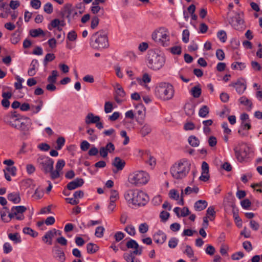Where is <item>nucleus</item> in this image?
<instances>
[{"label": "nucleus", "instance_id": "obj_52", "mask_svg": "<svg viewBox=\"0 0 262 262\" xmlns=\"http://www.w3.org/2000/svg\"><path fill=\"white\" fill-rule=\"evenodd\" d=\"M127 119H131V110H129L127 111L125 113V119H124L123 121V123L124 125L127 127L129 128L130 127V123L127 121Z\"/></svg>", "mask_w": 262, "mask_h": 262}, {"label": "nucleus", "instance_id": "obj_55", "mask_svg": "<svg viewBox=\"0 0 262 262\" xmlns=\"http://www.w3.org/2000/svg\"><path fill=\"white\" fill-rule=\"evenodd\" d=\"M50 241H49L48 244L51 245L52 244V238L56 235V230L55 229H53L52 230H49L46 232Z\"/></svg>", "mask_w": 262, "mask_h": 262}, {"label": "nucleus", "instance_id": "obj_59", "mask_svg": "<svg viewBox=\"0 0 262 262\" xmlns=\"http://www.w3.org/2000/svg\"><path fill=\"white\" fill-rule=\"evenodd\" d=\"M77 34L75 31H71L68 33L67 38L69 40L73 41L77 38Z\"/></svg>", "mask_w": 262, "mask_h": 262}, {"label": "nucleus", "instance_id": "obj_30", "mask_svg": "<svg viewBox=\"0 0 262 262\" xmlns=\"http://www.w3.org/2000/svg\"><path fill=\"white\" fill-rule=\"evenodd\" d=\"M87 252L89 254H94L99 250V247L97 245L90 243L86 245Z\"/></svg>", "mask_w": 262, "mask_h": 262}, {"label": "nucleus", "instance_id": "obj_10", "mask_svg": "<svg viewBox=\"0 0 262 262\" xmlns=\"http://www.w3.org/2000/svg\"><path fill=\"white\" fill-rule=\"evenodd\" d=\"M149 174L143 170H138L134 172L132 177L133 183L138 186L146 184L149 181Z\"/></svg>", "mask_w": 262, "mask_h": 262}, {"label": "nucleus", "instance_id": "obj_37", "mask_svg": "<svg viewBox=\"0 0 262 262\" xmlns=\"http://www.w3.org/2000/svg\"><path fill=\"white\" fill-rule=\"evenodd\" d=\"M199 189L197 186H194L192 188L188 186L185 189L184 191H183V192L184 194L185 195H189L192 193H194L196 194L199 192Z\"/></svg>", "mask_w": 262, "mask_h": 262}, {"label": "nucleus", "instance_id": "obj_31", "mask_svg": "<svg viewBox=\"0 0 262 262\" xmlns=\"http://www.w3.org/2000/svg\"><path fill=\"white\" fill-rule=\"evenodd\" d=\"M29 34L33 37H37L40 35L43 36L45 35V32L41 28L30 30Z\"/></svg>", "mask_w": 262, "mask_h": 262}, {"label": "nucleus", "instance_id": "obj_34", "mask_svg": "<svg viewBox=\"0 0 262 262\" xmlns=\"http://www.w3.org/2000/svg\"><path fill=\"white\" fill-rule=\"evenodd\" d=\"M209 113V107L207 105H203L200 108L199 111V115L201 117L205 118L208 116Z\"/></svg>", "mask_w": 262, "mask_h": 262}, {"label": "nucleus", "instance_id": "obj_9", "mask_svg": "<svg viewBox=\"0 0 262 262\" xmlns=\"http://www.w3.org/2000/svg\"><path fill=\"white\" fill-rule=\"evenodd\" d=\"M149 198L143 191L136 189L132 193V204L136 206H144L148 202Z\"/></svg>", "mask_w": 262, "mask_h": 262}, {"label": "nucleus", "instance_id": "obj_58", "mask_svg": "<svg viewBox=\"0 0 262 262\" xmlns=\"http://www.w3.org/2000/svg\"><path fill=\"white\" fill-rule=\"evenodd\" d=\"M169 197L175 200H178L179 198V194L178 191L175 189H171L169 193Z\"/></svg>", "mask_w": 262, "mask_h": 262}, {"label": "nucleus", "instance_id": "obj_57", "mask_svg": "<svg viewBox=\"0 0 262 262\" xmlns=\"http://www.w3.org/2000/svg\"><path fill=\"white\" fill-rule=\"evenodd\" d=\"M179 240L176 237H172L168 242V246L170 248H174L178 244Z\"/></svg>", "mask_w": 262, "mask_h": 262}, {"label": "nucleus", "instance_id": "obj_35", "mask_svg": "<svg viewBox=\"0 0 262 262\" xmlns=\"http://www.w3.org/2000/svg\"><path fill=\"white\" fill-rule=\"evenodd\" d=\"M20 33L19 30H17L12 34L10 39L12 43L15 45L19 41L20 39Z\"/></svg>", "mask_w": 262, "mask_h": 262}, {"label": "nucleus", "instance_id": "obj_39", "mask_svg": "<svg viewBox=\"0 0 262 262\" xmlns=\"http://www.w3.org/2000/svg\"><path fill=\"white\" fill-rule=\"evenodd\" d=\"M23 231L24 234L30 235L33 237H36L38 235V232L29 227L24 228Z\"/></svg>", "mask_w": 262, "mask_h": 262}, {"label": "nucleus", "instance_id": "obj_53", "mask_svg": "<svg viewBox=\"0 0 262 262\" xmlns=\"http://www.w3.org/2000/svg\"><path fill=\"white\" fill-rule=\"evenodd\" d=\"M104 228L102 226L97 227L95 230V235L97 237H102L103 236Z\"/></svg>", "mask_w": 262, "mask_h": 262}, {"label": "nucleus", "instance_id": "obj_56", "mask_svg": "<svg viewBox=\"0 0 262 262\" xmlns=\"http://www.w3.org/2000/svg\"><path fill=\"white\" fill-rule=\"evenodd\" d=\"M91 147V144L86 140L81 142L80 144V148L82 151H86Z\"/></svg>", "mask_w": 262, "mask_h": 262}, {"label": "nucleus", "instance_id": "obj_54", "mask_svg": "<svg viewBox=\"0 0 262 262\" xmlns=\"http://www.w3.org/2000/svg\"><path fill=\"white\" fill-rule=\"evenodd\" d=\"M55 58V56L53 53H48L45 56L43 60V63L46 65L48 62L52 61Z\"/></svg>", "mask_w": 262, "mask_h": 262}, {"label": "nucleus", "instance_id": "obj_13", "mask_svg": "<svg viewBox=\"0 0 262 262\" xmlns=\"http://www.w3.org/2000/svg\"><path fill=\"white\" fill-rule=\"evenodd\" d=\"M27 210V208L24 206H13L11 209V211L9 213V216L12 220L15 219L19 221L23 220L25 218L23 213Z\"/></svg>", "mask_w": 262, "mask_h": 262}, {"label": "nucleus", "instance_id": "obj_25", "mask_svg": "<svg viewBox=\"0 0 262 262\" xmlns=\"http://www.w3.org/2000/svg\"><path fill=\"white\" fill-rule=\"evenodd\" d=\"M142 253V247L140 246L138 244L132 239V253L136 255H140Z\"/></svg>", "mask_w": 262, "mask_h": 262}, {"label": "nucleus", "instance_id": "obj_27", "mask_svg": "<svg viewBox=\"0 0 262 262\" xmlns=\"http://www.w3.org/2000/svg\"><path fill=\"white\" fill-rule=\"evenodd\" d=\"M238 101L241 104L248 107L249 110H251L252 109V102L250 99H249L246 96H243L240 97Z\"/></svg>", "mask_w": 262, "mask_h": 262}, {"label": "nucleus", "instance_id": "obj_24", "mask_svg": "<svg viewBox=\"0 0 262 262\" xmlns=\"http://www.w3.org/2000/svg\"><path fill=\"white\" fill-rule=\"evenodd\" d=\"M112 165L115 166L117 170H121L124 167L125 162L119 157H115L112 162Z\"/></svg>", "mask_w": 262, "mask_h": 262}, {"label": "nucleus", "instance_id": "obj_48", "mask_svg": "<svg viewBox=\"0 0 262 262\" xmlns=\"http://www.w3.org/2000/svg\"><path fill=\"white\" fill-rule=\"evenodd\" d=\"M217 36L222 42H225L227 39V35L225 31L221 30L217 33Z\"/></svg>", "mask_w": 262, "mask_h": 262}, {"label": "nucleus", "instance_id": "obj_29", "mask_svg": "<svg viewBox=\"0 0 262 262\" xmlns=\"http://www.w3.org/2000/svg\"><path fill=\"white\" fill-rule=\"evenodd\" d=\"M190 93L194 98H199L202 93V90L200 85L199 84L193 87L190 90Z\"/></svg>", "mask_w": 262, "mask_h": 262}, {"label": "nucleus", "instance_id": "obj_45", "mask_svg": "<svg viewBox=\"0 0 262 262\" xmlns=\"http://www.w3.org/2000/svg\"><path fill=\"white\" fill-rule=\"evenodd\" d=\"M17 82L14 83V87L16 90H20L23 88L22 83L24 81V79L17 75L15 77Z\"/></svg>", "mask_w": 262, "mask_h": 262}, {"label": "nucleus", "instance_id": "obj_22", "mask_svg": "<svg viewBox=\"0 0 262 262\" xmlns=\"http://www.w3.org/2000/svg\"><path fill=\"white\" fill-rule=\"evenodd\" d=\"M38 66V60L37 59H33L28 71V74L30 76H33L35 75Z\"/></svg>", "mask_w": 262, "mask_h": 262}, {"label": "nucleus", "instance_id": "obj_26", "mask_svg": "<svg viewBox=\"0 0 262 262\" xmlns=\"http://www.w3.org/2000/svg\"><path fill=\"white\" fill-rule=\"evenodd\" d=\"M207 206V202L205 200H199L194 203V208L196 211H201Z\"/></svg>", "mask_w": 262, "mask_h": 262}, {"label": "nucleus", "instance_id": "obj_28", "mask_svg": "<svg viewBox=\"0 0 262 262\" xmlns=\"http://www.w3.org/2000/svg\"><path fill=\"white\" fill-rule=\"evenodd\" d=\"M136 81L140 85H143V83L146 84L150 82L151 77L148 74L145 73L143 74L142 78L137 77Z\"/></svg>", "mask_w": 262, "mask_h": 262}, {"label": "nucleus", "instance_id": "obj_18", "mask_svg": "<svg viewBox=\"0 0 262 262\" xmlns=\"http://www.w3.org/2000/svg\"><path fill=\"white\" fill-rule=\"evenodd\" d=\"M54 256L60 262H64L66 260V256L63 251L58 246L55 247Z\"/></svg>", "mask_w": 262, "mask_h": 262}, {"label": "nucleus", "instance_id": "obj_38", "mask_svg": "<svg viewBox=\"0 0 262 262\" xmlns=\"http://www.w3.org/2000/svg\"><path fill=\"white\" fill-rule=\"evenodd\" d=\"M184 110L187 115L190 116L194 113V107L190 103H187L184 106Z\"/></svg>", "mask_w": 262, "mask_h": 262}, {"label": "nucleus", "instance_id": "obj_1", "mask_svg": "<svg viewBox=\"0 0 262 262\" xmlns=\"http://www.w3.org/2000/svg\"><path fill=\"white\" fill-rule=\"evenodd\" d=\"M191 164L186 159H182L175 163L170 168L172 177L177 180L185 178L190 170Z\"/></svg>", "mask_w": 262, "mask_h": 262}, {"label": "nucleus", "instance_id": "obj_46", "mask_svg": "<svg viewBox=\"0 0 262 262\" xmlns=\"http://www.w3.org/2000/svg\"><path fill=\"white\" fill-rule=\"evenodd\" d=\"M99 23V19L97 16H94L92 17L91 22V28L95 29L97 28Z\"/></svg>", "mask_w": 262, "mask_h": 262}, {"label": "nucleus", "instance_id": "obj_8", "mask_svg": "<svg viewBox=\"0 0 262 262\" xmlns=\"http://www.w3.org/2000/svg\"><path fill=\"white\" fill-rule=\"evenodd\" d=\"M152 39L157 43L164 46L167 45L169 37L165 29L160 28L155 31L151 35Z\"/></svg>", "mask_w": 262, "mask_h": 262}, {"label": "nucleus", "instance_id": "obj_64", "mask_svg": "<svg viewBox=\"0 0 262 262\" xmlns=\"http://www.w3.org/2000/svg\"><path fill=\"white\" fill-rule=\"evenodd\" d=\"M30 5L33 8L38 9L41 6V2L39 0H32Z\"/></svg>", "mask_w": 262, "mask_h": 262}, {"label": "nucleus", "instance_id": "obj_40", "mask_svg": "<svg viewBox=\"0 0 262 262\" xmlns=\"http://www.w3.org/2000/svg\"><path fill=\"white\" fill-rule=\"evenodd\" d=\"M151 132L150 125L145 124L141 129L140 133L142 136H145Z\"/></svg>", "mask_w": 262, "mask_h": 262}, {"label": "nucleus", "instance_id": "obj_16", "mask_svg": "<svg viewBox=\"0 0 262 262\" xmlns=\"http://www.w3.org/2000/svg\"><path fill=\"white\" fill-rule=\"evenodd\" d=\"M230 86L235 88L236 91L239 95L244 93L247 88L246 83L241 80H238L236 82L231 83Z\"/></svg>", "mask_w": 262, "mask_h": 262}, {"label": "nucleus", "instance_id": "obj_5", "mask_svg": "<svg viewBox=\"0 0 262 262\" xmlns=\"http://www.w3.org/2000/svg\"><path fill=\"white\" fill-rule=\"evenodd\" d=\"M9 124L12 127L20 130L23 136H27L32 125V121L28 117L20 116V117L15 119L13 121H10Z\"/></svg>", "mask_w": 262, "mask_h": 262}, {"label": "nucleus", "instance_id": "obj_32", "mask_svg": "<svg viewBox=\"0 0 262 262\" xmlns=\"http://www.w3.org/2000/svg\"><path fill=\"white\" fill-rule=\"evenodd\" d=\"M8 237L15 244H18L21 242L20 236L17 232L8 234Z\"/></svg>", "mask_w": 262, "mask_h": 262}, {"label": "nucleus", "instance_id": "obj_47", "mask_svg": "<svg viewBox=\"0 0 262 262\" xmlns=\"http://www.w3.org/2000/svg\"><path fill=\"white\" fill-rule=\"evenodd\" d=\"M65 139L62 137L58 138L56 141L57 146L56 148L57 150H60L62 148V146L64 145Z\"/></svg>", "mask_w": 262, "mask_h": 262}, {"label": "nucleus", "instance_id": "obj_63", "mask_svg": "<svg viewBox=\"0 0 262 262\" xmlns=\"http://www.w3.org/2000/svg\"><path fill=\"white\" fill-rule=\"evenodd\" d=\"M3 250L4 253L8 254L12 251V247L10 243L7 242L3 245Z\"/></svg>", "mask_w": 262, "mask_h": 262}, {"label": "nucleus", "instance_id": "obj_20", "mask_svg": "<svg viewBox=\"0 0 262 262\" xmlns=\"http://www.w3.org/2000/svg\"><path fill=\"white\" fill-rule=\"evenodd\" d=\"M166 239V234L161 231H159L154 236V240L157 244H163Z\"/></svg>", "mask_w": 262, "mask_h": 262}, {"label": "nucleus", "instance_id": "obj_12", "mask_svg": "<svg viewBox=\"0 0 262 262\" xmlns=\"http://www.w3.org/2000/svg\"><path fill=\"white\" fill-rule=\"evenodd\" d=\"M243 17L244 13L241 12L236 13L235 17L231 19L230 24L235 30L242 31L245 29Z\"/></svg>", "mask_w": 262, "mask_h": 262}, {"label": "nucleus", "instance_id": "obj_3", "mask_svg": "<svg viewBox=\"0 0 262 262\" xmlns=\"http://www.w3.org/2000/svg\"><path fill=\"white\" fill-rule=\"evenodd\" d=\"M165 62V58L154 50H149L147 55V66L153 70L161 69Z\"/></svg>", "mask_w": 262, "mask_h": 262}, {"label": "nucleus", "instance_id": "obj_6", "mask_svg": "<svg viewBox=\"0 0 262 262\" xmlns=\"http://www.w3.org/2000/svg\"><path fill=\"white\" fill-rule=\"evenodd\" d=\"M156 95L163 100L171 99L173 96L174 91L171 85L167 83H161L156 88Z\"/></svg>", "mask_w": 262, "mask_h": 262}, {"label": "nucleus", "instance_id": "obj_7", "mask_svg": "<svg viewBox=\"0 0 262 262\" xmlns=\"http://www.w3.org/2000/svg\"><path fill=\"white\" fill-rule=\"evenodd\" d=\"M39 168L45 174L49 173L53 169L54 160L48 156H40L37 159Z\"/></svg>", "mask_w": 262, "mask_h": 262}, {"label": "nucleus", "instance_id": "obj_36", "mask_svg": "<svg viewBox=\"0 0 262 262\" xmlns=\"http://www.w3.org/2000/svg\"><path fill=\"white\" fill-rule=\"evenodd\" d=\"M58 76V72L56 70L52 71L51 75L49 76L47 81L49 83H55L56 82L57 77Z\"/></svg>", "mask_w": 262, "mask_h": 262}, {"label": "nucleus", "instance_id": "obj_15", "mask_svg": "<svg viewBox=\"0 0 262 262\" xmlns=\"http://www.w3.org/2000/svg\"><path fill=\"white\" fill-rule=\"evenodd\" d=\"M84 183V180L82 178H77L74 181L69 182L67 185L68 190L75 189L82 186Z\"/></svg>", "mask_w": 262, "mask_h": 262}, {"label": "nucleus", "instance_id": "obj_41", "mask_svg": "<svg viewBox=\"0 0 262 262\" xmlns=\"http://www.w3.org/2000/svg\"><path fill=\"white\" fill-rule=\"evenodd\" d=\"M145 153L148 158V160L146 161V163H147L152 168L154 167L156 164L155 158L150 155L149 151L146 150Z\"/></svg>", "mask_w": 262, "mask_h": 262}, {"label": "nucleus", "instance_id": "obj_49", "mask_svg": "<svg viewBox=\"0 0 262 262\" xmlns=\"http://www.w3.org/2000/svg\"><path fill=\"white\" fill-rule=\"evenodd\" d=\"M44 11L48 14H51L53 11V6L51 3H47L43 6Z\"/></svg>", "mask_w": 262, "mask_h": 262}, {"label": "nucleus", "instance_id": "obj_33", "mask_svg": "<svg viewBox=\"0 0 262 262\" xmlns=\"http://www.w3.org/2000/svg\"><path fill=\"white\" fill-rule=\"evenodd\" d=\"M39 104L37 105H30V110L33 114H37L42 108L43 106V101L39 100Z\"/></svg>", "mask_w": 262, "mask_h": 262}, {"label": "nucleus", "instance_id": "obj_2", "mask_svg": "<svg viewBox=\"0 0 262 262\" xmlns=\"http://www.w3.org/2000/svg\"><path fill=\"white\" fill-rule=\"evenodd\" d=\"M90 46L94 49L100 50L109 46L106 31L100 30L94 33L90 39Z\"/></svg>", "mask_w": 262, "mask_h": 262}, {"label": "nucleus", "instance_id": "obj_42", "mask_svg": "<svg viewBox=\"0 0 262 262\" xmlns=\"http://www.w3.org/2000/svg\"><path fill=\"white\" fill-rule=\"evenodd\" d=\"M189 143L193 147H197L199 146L200 141L199 139L195 136H191L188 139Z\"/></svg>", "mask_w": 262, "mask_h": 262}, {"label": "nucleus", "instance_id": "obj_4", "mask_svg": "<svg viewBox=\"0 0 262 262\" xmlns=\"http://www.w3.org/2000/svg\"><path fill=\"white\" fill-rule=\"evenodd\" d=\"M233 150L237 160L240 162L251 158L253 155V149L243 142L235 145Z\"/></svg>", "mask_w": 262, "mask_h": 262}, {"label": "nucleus", "instance_id": "obj_21", "mask_svg": "<svg viewBox=\"0 0 262 262\" xmlns=\"http://www.w3.org/2000/svg\"><path fill=\"white\" fill-rule=\"evenodd\" d=\"M8 200L14 204H18L21 201L20 194L19 192H11L8 194Z\"/></svg>", "mask_w": 262, "mask_h": 262}, {"label": "nucleus", "instance_id": "obj_14", "mask_svg": "<svg viewBox=\"0 0 262 262\" xmlns=\"http://www.w3.org/2000/svg\"><path fill=\"white\" fill-rule=\"evenodd\" d=\"M107 147L101 146L98 149L93 145L88 151V155L90 156H96L99 154L100 157L103 158H106L108 156V154L110 153L108 150V149L106 148Z\"/></svg>", "mask_w": 262, "mask_h": 262}, {"label": "nucleus", "instance_id": "obj_60", "mask_svg": "<svg viewBox=\"0 0 262 262\" xmlns=\"http://www.w3.org/2000/svg\"><path fill=\"white\" fill-rule=\"evenodd\" d=\"M148 225L146 223H142L139 227V230L141 233H145L148 231Z\"/></svg>", "mask_w": 262, "mask_h": 262}, {"label": "nucleus", "instance_id": "obj_19", "mask_svg": "<svg viewBox=\"0 0 262 262\" xmlns=\"http://www.w3.org/2000/svg\"><path fill=\"white\" fill-rule=\"evenodd\" d=\"M9 209L6 206H4L1 210V217L2 220L5 223H9L11 220L9 216Z\"/></svg>", "mask_w": 262, "mask_h": 262}, {"label": "nucleus", "instance_id": "obj_62", "mask_svg": "<svg viewBox=\"0 0 262 262\" xmlns=\"http://www.w3.org/2000/svg\"><path fill=\"white\" fill-rule=\"evenodd\" d=\"M189 31L187 29H185L183 30L182 33V40L185 43H187L189 41Z\"/></svg>", "mask_w": 262, "mask_h": 262}, {"label": "nucleus", "instance_id": "obj_11", "mask_svg": "<svg viewBox=\"0 0 262 262\" xmlns=\"http://www.w3.org/2000/svg\"><path fill=\"white\" fill-rule=\"evenodd\" d=\"M135 108L132 110V119L136 118L139 123H142L145 115V108L141 103L134 104Z\"/></svg>", "mask_w": 262, "mask_h": 262}, {"label": "nucleus", "instance_id": "obj_17", "mask_svg": "<svg viewBox=\"0 0 262 262\" xmlns=\"http://www.w3.org/2000/svg\"><path fill=\"white\" fill-rule=\"evenodd\" d=\"M72 14V6L71 4H67L64 6V10L61 12L62 18H66L70 24L71 21V14Z\"/></svg>", "mask_w": 262, "mask_h": 262}, {"label": "nucleus", "instance_id": "obj_50", "mask_svg": "<svg viewBox=\"0 0 262 262\" xmlns=\"http://www.w3.org/2000/svg\"><path fill=\"white\" fill-rule=\"evenodd\" d=\"M245 63L243 62H236L231 64L232 69H239L240 70H242L245 69Z\"/></svg>", "mask_w": 262, "mask_h": 262}, {"label": "nucleus", "instance_id": "obj_43", "mask_svg": "<svg viewBox=\"0 0 262 262\" xmlns=\"http://www.w3.org/2000/svg\"><path fill=\"white\" fill-rule=\"evenodd\" d=\"M60 24V20L57 19H54L52 20L50 24L48 25V29L49 30H52L53 28H56L58 26H59V24Z\"/></svg>", "mask_w": 262, "mask_h": 262}, {"label": "nucleus", "instance_id": "obj_61", "mask_svg": "<svg viewBox=\"0 0 262 262\" xmlns=\"http://www.w3.org/2000/svg\"><path fill=\"white\" fill-rule=\"evenodd\" d=\"M113 109V104L111 102L107 101L105 103L104 111L105 113L108 114L111 113Z\"/></svg>", "mask_w": 262, "mask_h": 262}, {"label": "nucleus", "instance_id": "obj_23", "mask_svg": "<svg viewBox=\"0 0 262 262\" xmlns=\"http://www.w3.org/2000/svg\"><path fill=\"white\" fill-rule=\"evenodd\" d=\"M100 118L98 116H94L92 113H89L85 117V122L86 124L96 123L99 121Z\"/></svg>", "mask_w": 262, "mask_h": 262}, {"label": "nucleus", "instance_id": "obj_51", "mask_svg": "<svg viewBox=\"0 0 262 262\" xmlns=\"http://www.w3.org/2000/svg\"><path fill=\"white\" fill-rule=\"evenodd\" d=\"M94 132L95 129L91 128H89L86 130V133L90 135L89 139L91 141H94L95 140L97 139V136L94 134Z\"/></svg>", "mask_w": 262, "mask_h": 262}, {"label": "nucleus", "instance_id": "obj_44", "mask_svg": "<svg viewBox=\"0 0 262 262\" xmlns=\"http://www.w3.org/2000/svg\"><path fill=\"white\" fill-rule=\"evenodd\" d=\"M134 155L136 157L143 159L144 156L146 155V154L145 153V151H144L143 150L139 148H136L134 149Z\"/></svg>", "mask_w": 262, "mask_h": 262}]
</instances>
